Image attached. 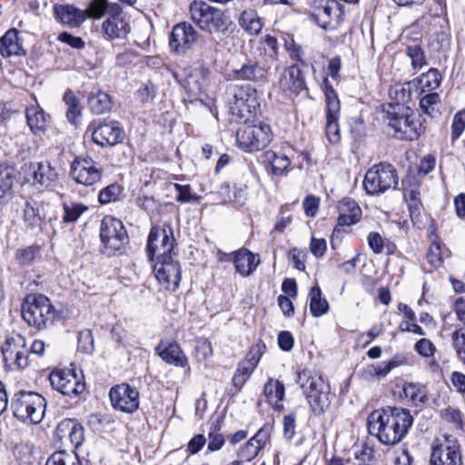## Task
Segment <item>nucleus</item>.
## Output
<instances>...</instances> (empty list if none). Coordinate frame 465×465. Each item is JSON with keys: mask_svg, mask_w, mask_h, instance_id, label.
<instances>
[{"mask_svg": "<svg viewBox=\"0 0 465 465\" xmlns=\"http://www.w3.org/2000/svg\"><path fill=\"white\" fill-rule=\"evenodd\" d=\"M412 423L410 411L401 408L375 410L368 417L369 432L385 445L401 441Z\"/></svg>", "mask_w": 465, "mask_h": 465, "instance_id": "f257e3e1", "label": "nucleus"}, {"mask_svg": "<svg viewBox=\"0 0 465 465\" xmlns=\"http://www.w3.org/2000/svg\"><path fill=\"white\" fill-rule=\"evenodd\" d=\"M383 119L389 133L401 140H415L424 132L420 117L406 104H388Z\"/></svg>", "mask_w": 465, "mask_h": 465, "instance_id": "f03ea898", "label": "nucleus"}, {"mask_svg": "<svg viewBox=\"0 0 465 465\" xmlns=\"http://www.w3.org/2000/svg\"><path fill=\"white\" fill-rule=\"evenodd\" d=\"M190 17L203 31L209 34L223 33L228 29L229 17L224 11L202 1H193L189 7Z\"/></svg>", "mask_w": 465, "mask_h": 465, "instance_id": "7ed1b4c3", "label": "nucleus"}, {"mask_svg": "<svg viewBox=\"0 0 465 465\" xmlns=\"http://www.w3.org/2000/svg\"><path fill=\"white\" fill-rule=\"evenodd\" d=\"M306 400L314 413H323L331 403L329 384L317 372L302 371L298 375Z\"/></svg>", "mask_w": 465, "mask_h": 465, "instance_id": "20e7f679", "label": "nucleus"}, {"mask_svg": "<svg viewBox=\"0 0 465 465\" xmlns=\"http://www.w3.org/2000/svg\"><path fill=\"white\" fill-rule=\"evenodd\" d=\"M22 316L30 326L43 330L53 322L55 309L45 295L31 293L23 302Z\"/></svg>", "mask_w": 465, "mask_h": 465, "instance_id": "39448f33", "label": "nucleus"}, {"mask_svg": "<svg viewBox=\"0 0 465 465\" xmlns=\"http://www.w3.org/2000/svg\"><path fill=\"white\" fill-rule=\"evenodd\" d=\"M0 350L7 369L18 371L28 365L29 350L25 338L15 331L0 333Z\"/></svg>", "mask_w": 465, "mask_h": 465, "instance_id": "423d86ee", "label": "nucleus"}, {"mask_svg": "<svg viewBox=\"0 0 465 465\" xmlns=\"http://www.w3.org/2000/svg\"><path fill=\"white\" fill-rule=\"evenodd\" d=\"M45 399L33 391H20L15 394L11 408L14 415L30 423H39L45 415Z\"/></svg>", "mask_w": 465, "mask_h": 465, "instance_id": "0eeeda50", "label": "nucleus"}, {"mask_svg": "<svg viewBox=\"0 0 465 465\" xmlns=\"http://www.w3.org/2000/svg\"><path fill=\"white\" fill-rule=\"evenodd\" d=\"M398 175L395 168L381 163L370 168L364 177L363 187L369 194H381L391 188H396Z\"/></svg>", "mask_w": 465, "mask_h": 465, "instance_id": "6e6552de", "label": "nucleus"}, {"mask_svg": "<svg viewBox=\"0 0 465 465\" xmlns=\"http://www.w3.org/2000/svg\"><path fill=\"white\" fill-rule=\"evenodd\" d=\"M100 239L108 255L116 253L128 244L129 237L123 223L113 217L105 216L101 222Z\"/></svg>", "mask_w": 465, "mask_h": 465, "instance_id": "1a4fd4ad", "label": "nucleus"}, {"mask_svg": "<svg viewBox=\"0 0 465 465\" xmlns=\"http://www.w3.org/2000/svg\"><path fill=\"white\" fill-rule=\"evenodd\" d=\"M271 127L263 123L244 125L238 129L236 142L242 150L254 152L265 148L272 141Z\"/></svg>", "mask_w": 465, "mask_h": 465, "instance_id": "9d476101", "label": "nucleus"}, {"mask_svg": "<svg viewBox=\"0 0 465 465\" xmlns=\"http://www.w3.org/2000/svg\"><path fill=\"white\" fill-rule=\"evenodd\" d=\"M174 244L173 232L170 225L153 226L147 240V255L151 261L171 256Z\"/></svg>", "mask_w": 465, "mask_h": 465, "instance_id": "9b49d317", "label": "nucleus"}, {"mask_svg": "<svg viewBox=\"0 0 465 465\" xmlns=\"http://www.w3.org/2000/svg\"><path fill=\"white\" fill-rule=\"evenodd\" d=\"M259 107L260 102L255 88L246 84L234 89L233 98L230 102V110L232 114L249 119L256 114Z\"/></svg>", "mask_w": 465, "mask_h": 465, "instance_id": "f8f14e48", "label": "nucleus"}, {"mask_svg": "<svg viewBox=\"0 0 465 465\" xmlns=\"http://www.w3.org/2000/svg\"><path fill=\"white\" fill-rule=\"evenodd\" d=\"M101 164L89 156H78L70 165V176L78 184L92 186L102 179Z\"/></svg>", "mask_w": 465, "mask_h": 465, "instance_id": "ddd939ff", "label": "nucleus"}, {"mask_svg": "<svg viewBox=\"0 0 465 465\" xmlns=\"http://www.w3.org/2000/svg\"><path fill=\"white\" fill-rule=\"evenodd\" d=\"M25 172L32 184L40 189L51 190L60 179L59 169L49 161L30 163Z\"/></svg>", "mask_w": 465, "mask_h": 465, "instance_id": "4468645a", "label": "nucleus"}, {"mask_svg": "<svg viewBox=\"0 0 465 465\" xmlns=\"http://www.w3.org/2000/svg\"><path fill=\"white\" fill-rule=\"evenodd\" d=\"M153 272L159 284L168 291H175L182 279V268L173 255L153 261Z\"/></svg>", "mask_w": 465, "mask_h": 465, "instance_id": "2eb2a0df", "label": "nucleus"}, {"mask_svg": "<svg viewBox=\"0 0 465 465\" xmlns=\"http://www.w3.org/2000/svg\"><path fill=\"white\" fill-rule=\"evenodd\" d=\"M52 387L66 396H77L84 391L85 385L82 377L71 369H56L50 373Z\"/></svg>", "mask_w": 465, "mask_h": 465, "instance_id": "dca6fc26", "label": "nucleus"}, {"mask_svg": "<svg viewBox=\"0 0 465 465\" xmlns=\"http://www.w3.org/2000/svg\"><path fill=\"white\" fill-rule=\"evenodd\" d=\"M326 102V135L330 143H337L341 140L338 120L340 117V101L332 86L325 83L324 87Z\"/></svg>", "mask_w": 465, "mask_h": 465, "instance_id": "f3484780", "label": "nucleus"}, {"mask_svg": "<svg viewBox=\"0 0 465 465\" xmlns=\"http://www.w3.org/2000/svg\"><path fill=\"white\" fill-rule=\"evenodd\" d=\"M112 406L124 413H134L139 408V391L127 383L114 386L109 392Z\"/></svg>", "mask_w": 465, "mask_h": 465, "instance_id": "a211bd4d", "label": "nucleus"}, {"mask_svg": "<svg viewBox=\"0 0 465 465\" xmlns=\"http://www.w3.org/2000/svg\"><path fill=\"white\" fill-rule=\"evenodd\" d=\"M430 465H461L459 442L450 437L439 440L432 449Z\"/></svg>", "mask_w": 465, "mask_h": 465, "instance_id": "6ab92c4d", "label": "nucleus"}, {"mask_svg": "<svg viewBox=\"0 0 465 465\" xmlns=\"http://www.w3.org/2000/svg\"><path fill=\"white\" fill-rule=\"evenodd\" d=\"M89 130L92 131L94 143L102 147L115 145L124 137L121 124L114 120H104L96 126L93 124Z\"/></svg>", "mask_w": 465, "mask_h": 465, "instance_id": "aec40b11", "label": "nucleus"}, {"mask_svg": "<svg viewBox=\"0 0 465 465\" xmlns=\"http://www.w3.org/2000/svg\"><path fill=\"white\" fill-rule=\"evenodd\" d=\"M344 11L338 0L326 1L325 4L318 5L313 12L317 24L324 28H335L343 20Z\"/></svg>", "mask_w": 465, "mask_h": 465, "instance_id": "412c9836", "label": "nucleus"}, {"mask_svg": "<svg viewBox=\"0 0 465 465\" xmlns=\"http://www.w3.org/2000/svg\"><path fill=\"white\" fill-rule=\"evenodd\" d=\"M197 39V32L192 25L180 23L173 26L170 36V46L178 54L192 48Z\"/></svg>", "mask_w": 465, "mask_h": 465, "instance_id": "4be33fe9", "label": "nucleus"}, {"mask_svg": "<svg viewBox=\"0 0 465 465\" xmlns=\"http://www.w3.org/2000/svg\"><path fill=\"white\" fill-rule=\"evenodd\" d=\"M56 436L62 444L76 449L84 440V427L75 420L65 419L57 425Z\"/></svg>", "mask_w": 465, "mask_h": 465, "instance_id": "5701e85b", "label": "nucleus"}, {"mask_svg": "<svg viewBox=\"0 0 465 465\" xmlns=\"http://www.w3.org/2000/svg\"><path fill=\"white\" fill-rule=\"evenodd\" d=\"M223 255L225 257L223 261H232L236 272L244 277L251 275L260 263V258L244 248L229 254L223 253Z\"/></svg>", "mask_w": 465, "mask_h": 465, "instance_id": "b1692460", "label": "nucleus"}, {"mask_svg": "<svg viewBox=\"0 0 465 465\" xmlns=\"http://www.w3.org/2000/svg\"><path fill=\"white\" fill-rule=\"evenodd\" d=\"M156 351L164 362L178 368L190 369L189 359L177 342L162 341L156 347Z\"/></svg>", "mask_w": 465, "mask_h": 465, "instance_id": "393cba45", "label": "nucleus"}, {"mask_svg": "<svg viewBox=\"0 0 465 465\" xmlns=\"http://www.w3.org/2000/svg\"><path fill=\"white\" fill-rule=\"evenodd\" d=\"M209 70L197 64L190 67L183 81V86L193 95H197L204 91L208 84Z\"/></svg>", "mask_w": 465, "mask_h": 465, "instance_id": "a878e982", "label": "nucleus"}, {"mask_svg": "<svg viewBox=\"0 0 465 465\" xmlns=\"http://www.w3.org/2000/svg\"><path fill=\"white\" fill-rule=\"evenodd\" d=\"M279 84L284 93L299 94L305 87L302 70L296 65L289 66L281 74Z\"/></svg>", "mask_w": 465, "mask_h": 465, "instance_id": "bb28decb", "label": "nucleus"}, {"mask_svg": "<svg viewBox=\"0 0 465 465\" xmlns=\"http://www.w3.org/2000/svg\"><path fill=\"white\" fill-rule=\"evenodd\" d=\"M270 427H262L255 435L248 440L243 447L239 450V457L245 460H252L254 459L262 448L264 446L266 440L269 438Z\"/></svg>", "mask_w": 465, "mask_h": 465, "instance_id": "cd10ccee", "label": "nucleus"}, {"mask_svg": "<svg viewBox=\"0 0 465 465\" xmlns=\"http://www.w3.org/2000/svg\"><path fill=\"white\" fill-rule=\"evenodd\" d=\"M338 224L350 226L357 223L361 218V209L352 199H343L338 205Z\"/></svg>", "mask_w": 465, "mask_h": 465, "instance_id": "c85d7f7f", "label": "nucleus"}, {"mask_svg": "<svg viewBox=\"0 0 465 465\" xmlns=\"http://www.w3.org/2000/svg\"><path fill=\"white\" fill-rule=\"evenodd\" d=\"M263 395L274 411H283L284 407L282 401L285 396V388L281 381L270 378L264 384Z\"/></svg>", "mask_w": 465, "mask_h": 465, "instance_id": "c756f323", "label": "nucleus"}, {"mask_svg": "<svg viewBox=\"0 0 465 465\" xmlns=\"http://www.w3.org/2000/svg\"><path fill=\"white\" fill-rule=\"evenodd\" d=\"M55 15L61 23L72 27L79 26L87 18L86 11H83L72 5L56 6Z\"/></svg>", "mask_w": 465, "mask_h": 465, "instance_id": "7c9ffc66", "label": "nucleus"}, {"mask_svg": "<svg viewBox=\"0 0 465 465\" xmlns=\"http://www.w3.org/2000/svg\"><path fill=\"white\" fill-rule=\"evenodd\" d=\"M404 199L408 204L411 221L416 224L421 223L423 205L419 189L417 187L404 189Z\"/></svg>", "mask_w": 465, "mask_h": 465, "instance_id": "2f4dec72", "label": "nucleus"}, {"mask_svg": "<svg viewBox=\"0 0 465 465\" xmlns=\"http://www.w3.org/2000/svg\"><path fill=\"white\" fill-rule=\"evenodd\" d=\"M103 30L110 40L124 38L128 33V24L122 15H115L103 23Z\"/></svg>", "mask_w": 465, "mask_h": 465, "instance_id": "473e14b6", "label": "nucleus"}, {"mask_svg": "<svg viewBox=\"0 0 465 465\" xmlns=\"http://www.w3.org/2000/svg\"><path fill=\"white\" fill-rule=\"evenodd\" d=\"M25 114L27 124L34 134L44 132L46 129L48 116L38 104L27 106Z\"/></svg>", "mask_w": 465, "mask_h": 465, "instance_id": "72a5a7b5", "label": "nucleus"}, {"mask_svg": "<svg viewBox=\"0 0 465 465\" xmlns=\"http://www.w3.org/2000/svg\"><path fill=\"white\" fill-rule=\"evenodd\" d=\"M266 71L257 63H247L232 71L234 80L258 82L265 78Z\"/></svg>", "mask_w": 465, "mask_h": 465, "instance_id": "f704fd0d", "label": "nucleus"}, {"mask_svg": "<svg viewBox=\"0 0 465 465\" xmlns=\"http://www.w3.org/2000/svg\"><path fill=\"white\" fill-rule=\"evenodd\" d=\"M238 23L251 35H258L263 27L262 18L253 9L243 10L239 16Z\"/></svg>", "mask_w": 465, "mask_h": 465, "instance_id": "c9c22d12", "label": "nucleus"}, {"mask_svg": "<svg viewBox=\"0 0 465 465\" xmlns=\"http://www.w3.org/2000/svg\"><path fill=\"white\" fill-rule=\"evenodd\" d=\"M23 219L31 227L40 226L45 219L43 205L35 201H26L23 210Z\"/></svg>", "mask_w": 465, "mask_h": 465, "instance_id": "e433bc0d", "label": "nucleus"}, {"mask_svg": "<svg viewBox=\"0 0 465 465\" xmlns=\"http://www.w3.org/2000/svg\"><path fill=\"white\" fill-rule=\"evenodd\" d=\"M0 53L6 57L24 54V50L18 42L16 30L7 31L0 39Z\"/></svg>", "mask_w": 465, "mask_h": 465, "instance_id": "4c0bfd02", "label": "nucleus"}, {"mask_svg": "<svg viewBox=\"0 0 465 465\" xmlns=\"http://www.w3.org/2000/svg\"><path fill=\"white\" fill-rule=\"evenodd\" d=\"M266 161L270 163L272 173L274 175H285L291 164L287 155L269 150L265 153Z\"/></svg>", "mask_w": 465, "mask_h": 465, "instance_id": "58836bf2", "label": "nucleus"}, {"mask_svg": "<svg viewBox=\"0 0 465 465\" xmlns=\"http://www.w3.org/2000/svg\"><path fill=\"white\" fill-rule=\"evenodd\" d=\"M64 101L67 106L66 118L74 125H78L82 119V106L72 91L65 92Z\"/></svg>", "mask_w": 465, "mask_h": 465, "instance_id": "ea45409f", "label": "nucleus"}, {"mask_svg": "<svg viewBox=\"0 0 465 465\" xmlns=\"http://www.w3.org/2000/svg\"><path fill=\"white\" fill-rule=\"evenodd\" d=\"M88 104L94 114H102L111 109L112 102L106 93L98 90L89 94Z\"/></svg>", "mask_w": 465, "mask_h": 465, "instance_id": "a19ab883", "label": "nucleus"}, {"mask_svg": "<svg viewBox=\"0 0 465 465\" xmlns=\"http://www.w3.org/2000/svg\"><path fill=\"white\" fill-rule=\"evenodd\" d=\"M310 311L314 317H321L329 311V302L322 297L319 286H313L309 293Z\"/></svg>", "mask_w": 465, "mask_h": 465, "instance_id": "79ce46f5", "label": "nucleus"}, {"mask_svg": "<svg viewBox=\"0 0 465 465\" xmlns=\"http://www.w3.org/2000/svg\"><path fill=\"white\" fill-rule=\"evenodd\" d=\"M261 50L260 56L267 64H271L277 59L278 54V45L275 37L272 35H266L260 41Z\"/></svg>", "mask_w": 465, "mask_h": 465, "instance_id": "37998d69", "label": "nucleus"}, {"mask_svg": "<svg viewBox=\"0 0 465 465\" xmlns=\"http://www.w3.org/2000/svg\"><path fill=\"white\" fill-rule=\"evenodd\" d=\"M389 95L394 103L389 104H406L411 99V83L395 84L391 86Z\"/></svg>", "mask_w": 465, "mask_h": 465, "instance_id": "c03bdc74", "label": "nucleus"}, {"mask_svg": "<svg viewBox=\"0 0 465 465\" xmlns=\"http://www.w3.org/2000/svg\"><path fill=\"white\" fill-rule=\"evenodd\" d=\"M441 82V75L436 69H430L418 79L419 88L422 93L437 89Z\"/></svg>", "mask_w": 465, "mask_h": 465, "instance_id": "a18cd8bd", "label": "nucleus"}, {"mask_svg": "<svg viewBox=\"0 0 465 465\" xmlns=\"http://www.w3.org/2000/svg\"><path fill=\"white\" fill-rule=\"evenodd\" d=\"M63 209V221L64 223H74L88 211V206L78 202H64Z\"/></svg>", "mask_w": 465, "mask_h": 465, "instance_id": "49530a36", "label": "nucleus"}, {"mask_svg": "<svg viewBox=\"0 0 465 465\" xmlns=\"http://www.w3.org/2000/svg\"><path fill=\"white\" fill-rule=\"evenodd\" d=\"M420 107L424 114L431 117L440 115V105L439 94L437 93H429L425 94L420 100Z\"/></svg>", "mask_w": 465, "mask_h": 465, "instance_id": "de8ad7c7", "label": "nucleus"}, {"mask_svg": "<svg viewBox=\"0 0 465 465\" xmlns=\"http://www.w3.org/2000/svg\"><path fill=\"white\" fill-rule=\"evenodd\" d=\"M45 465H81V463L74 450H60L53 453L46 460Z\"/></svg>", "mask_w": 465, "mask_h": 465, "instance_id": "09e8293b", "label": "nucleus"}, {"mask_svg": "<svg viewBox=\"0 0 465 465\" xmlns=\"http://www.w3.org/2000/svg\"><path fill=\"white\" fill-rule=\"evenodd\" d=\"M15 182V170L8 165H0V203L11 191Z\"/></svg>", "mask_w": 465, "mask_h": 465, "instance_id": "8fccbe9b", "label": "nucleus"}, {"mask_svg": "<svg viewBox=\"0 0 465 465\" xmlns=\"http://www.w3.org/2000/svg\"><path fill=\"white\" fill-rule=\"evenodd\" d=\"M450 341L457 359L465 367V330L462 328L455 330L450 335Z\"/></svg>", "mask_w": 465, "mask_h": 465, "instance_id": "3c124183", "label": "nucleus"}, {"mask_svg": "<svg viewBox=\"0 0 465 465\" xmlns=\"http://www.w3.org/2000/svg\"><path fill=\"white\" fill-rule=\"evenodd\" d=\"M254 370L255 369H253L249 363L242 361L232 378L233 385L238 389H241L249 380Z\"/></svg>", "mask_w": 465, "mask_h": 465, "instance_id": "603ef678", "label": "nucleus"}, {"mask_svg": "<svg viewBox=\"0 0 465 465\" xmlns=\"http://www.w3.org/2000/svg\"><path fill=\"white\" fill-rule=\"evenodd\" d=\"M213 355V347L207 339H198L194 347V356L197 361H203Z\"/></svg>", "mask_w": 465, "mask_h": 465, "instance_id": "864d4df0", "label": "nucleus"}, {"mask_svg": "<svg viewBox=\"0 0 465 465\" xmlns=\"http://www.w3.org/2000/svg\"><path fill=\"white\" fill-rule=\"evenodd\" d=\"M38 252L39 248L36 246H29L24 249H19L15 252V259L21 265H29L35 261Z\"/></svg>", "mask_w": 465, "mask_h": 465, "instance_id": "5fc2aeb1", "label": "nucleus"}, {"mask_svg": "<svg viewBox=\"0 0 465 465\" xmlns=\"http://www.w3.org/2000/svg\"><path fill=\"white\" fill-rule=\"evenodd\" d=\"M465 130V109L456 113L451 123V141L458 140Z\"/></svg>", "mask_w": 465, "mask_h": 465, "instance_id": "6e6d98bb", "label": "nucleus"}, {"mask_svg": "<svg viewBox=\"0 0 465 465\" xmlns=\"http://www.w3.org/2000/svg\"><path fill=\"white\" fill-rule=\"evenodd\" d=\"M121 193V187L113 183L104 188L98 197V201L101 204H107L117 200Z\"/></svg>", "mask_w": 465, "mask_h": 465, "instance_id": "4d7b16f0", "label": "nucleus"}, {"mask_svg": "<svg viewBox=\"0 0 465 465\" xmlns=\"http://www.w3.org/2000/svg\"><path fill=\"white\" fill-rule=\"evenodd\" d=\"M407 54L414 69H421L426 64L425 54L419 45L409 46Z\"/></svg>", "mask_w": 465, "mask_h": 465, "instance_id": "13d9d810", "label": "nucleus"}, {"mask_svg": "<svg viewBox=\"0 0 465 465\" xmlns=\"http://www.w3.org/2000/svg\"><path fill=\"white\" fill-rule=\"evenodd\" d=\"M442 419L451 424L454 428H462V418L461 413L458 409L448 407L441 411Z\"/></svg>", "mask_w": 465, "mask_h": 465, "instance_id": "bf43d9fd", "label": "nucleus"}, {"mask_svg": "<svg viewBox=\"0 0 465 465\" xmlns=\"http://www.w3.org/2000/svg\"><path fill=\"white\" fill-rule=\"evenodd\" d=\"M403 393L406 398L410 399L413 403L421 402L424 393L420 387L415 383H406L403 386Z\"/></svg>", "mask_w": 465, "mask_h": 465, "instance_id": "052dcab7", "label": "nucleus"}, {"mask_svg": "<svg viewBox=\"0 0 465 465\" xmlns=\"http://www.w3.org/2000/svg\"><path fill=\"white\" fill-rule=\"evenodd\" d=\"M178 195L176 197V200L180 203H190V202H195L199 200V197L191 192L190 185H182L180 183H174L173 184Z\"/></svg>", "mask_w": 465, "mask_h": 465, "instance_id": "680f3d73", "label": "nucleus"}, {"mask_svg": "<svg viewBox=\"0 0 465 465\" xmlns=\"http://www.w3.org/2000/svg\"><path fill=\"white\" fill-rule=\"evenodd\" d=\"M414 349L420 356L430 358L434 356L436 347L429 339H420L414 345Z\"/></svg>", "mask_w": 465, "mask_h": 465, "instance_id": "e2e57ef3", "label": "nucleus"}, {"mask_svg": "<svg viewBox=\"0 0 465 465\" xmlns=\"http://www.w3.org/2000/svg\"><path fill=\"white\" fill-rule=\"evenodd\" d=\"M107 9L106 0H93L86 11L87 17L98 19L103 16Z\"/></svg>", "mask_w": 465, "mask_h": 465, "instance_id": "0e129e2a", "label": "nucleus"}, {"mask_svg": "<svg viewBox=\"0 0 465 465\" xmlns=\"http://www.w3.org/2000/svg\"><path fill=\"white\" fill-rule=\"evenodd\" d=\"M387 242L388 241L379 232H371L368 235V244L375 253L382 252Z\"/></svg>", "mask_w": 465, "mask_h": 465, "instance_id": "69168bd1", "label": "nucleus"}, {"mask_svg": "<svg viewBox=\"0 0 465 465\" xmlns=\"http://www.w3.org/2000/svg\"><path fill=\"white\" fill-rule=\"evenodd\" d=\"M302 206L308 217H314L319 210L320 198L314 195H308L303 200Z\"/></svg>", "mask_w": 465, "mask_h": 465, "instance_id": "338daca9", "label": "nucleus"}, {"mask_svg": "<svg viewBox=\"0 0 465 465\" xmlns=\"http://www.w3.org/2000/svg\"><path fill=\"white\" fill-rule=\"evenodd\" d=\"M451 385L460 394L465 393V374L455 371L450 374V377Z\"/></svg>", "mask_w": 465, "mask_h": 465, "instance_id": "774afa93", "label": "nucleus"}]
</instances>
